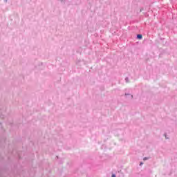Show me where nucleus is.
<instances>
[{
	"instance_id": "423d86ee",
	"label": "nucleus",
	"mask_w": 177,
	"mask_h": 177,
	"mask_svg": "<svg viewBox=\"0 0 177 177\" xmlns=\"http://www.w3.org/2000/svg\"><path fill=\"white\" fill-rule=\"evenodd\" d=\"M140 165H143V162H140Z\"/></svg>"
},
{
	"instance_id": "39448f33",
	"label": "nucleus",
	"mask_w": 177,
	"mask_h": 177,
	"mask_svg": "<svg viewBox=\"0 0 177 177\" xmlns=\"http://www.w3.org/2000/svg\"><path fill=\"white\" fill-rule=\"evenodd\" d=\"M111 177H115V174H112Z\"/></svg>"
},
{
	"instance_id": "f03ea898",
	"label": "nucleus",
	"mask_w": 177,
	"mask_h": 177,
	"mask_svg": "<svg viewBox=\"0 0 177 177\" xmlns=\"http://www.w3.org/2000/svg\"><path fill=\"white\" fill-rule=\"evenodd\" d=\"M137 38H138V39H142V35H137Z\"/></svg>"
},
{
	"instance_id": "20e7f679",
	"label": "nucleus",
	"mask_w": 177,
	"mask_h": 177,
	"mask_svg": "<svg viewBox=\"0 0 177 177\" xmlns=\"http://www.w3.org/2000/svg\"><path fill=\"white\" fill-rule=\"evenodd\" d=\"M165 139H168V137L167 136V134H165Z\"/></svg>"
},
{
	"instance_id": "0eeeda50",
	"label": "nucleus",
	"mask_w": 177,
	"mask_h": 177,
	"mask_svg": "<svg viewBox=\"0 0 177 177\" xmlns=\"http://www.w3.org/2000/svg\"><path fill=\"white\" fill-rule=\"evenodd\" d=\"M125 80H126V81H128V77H126Z\"/></svg>"
},
{
	"instance_id": "6e6552de",
	"label": "nucleus",
	"mask_w": 177,
	"mask_h": 177,
	"mask_svg": "<svg viewBox=\"0 0 177 177\" xmlns=\"http://www.w3.org/2000/svg\"><path fill=\"white\" fill-rule=\"evenodd\" d=\"M6 1H8V0H6Z\"/></svg>"
},
{
	"instance_id": "7ed1b4c3",
	"label": "nucleus",
	"mask_w": 177,
	"mask_h": 177,
	"mask_svg": "<svg viewBox=\"0 0 177 177\" xmlns=\"http://www.w3.org/2000/svg\"><path fill=\"white\" fill-rule=\"evenodd\" d=\"M143 160H144V161H146V160H149V158L145 157V158H143Z\"/></svg>"
},
{
	"instance_id": "f257e3e1",
	"label": "nucleus",
	"mask_w": 177,
	"mask_h": 177,
	"mask_svg": "<svg viewBox=\"0 0 177 177\" xmlns=\"http://www.w3.org/2000/svg\"><path fill=\"white\" fill-rule=\"evenodd\" d=\"M124 96L127 98V99H133V95L129 94V93H125Z\"/></svg>"
}]
</instances>
